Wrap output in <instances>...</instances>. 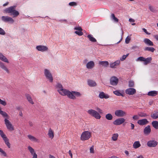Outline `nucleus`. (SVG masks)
I'll return each mask as SVG.
<instances>
[{"instance_id":"nucleus-5","label":"nucleus","mask_w":158,"mask_h":158,"mask_svg":"<svg viewBox=\"0 0 158 158\" xmlns=\"http://www.w3.org/2000/svg\"><path fill=\"white\" fill-rule=\"evenodd\" d=\"M88 113L91 116L97 119H100L101 117L99 114L96 111L93 109H90L87 111Z\"/></svg>"},{"instance_id":"nucleus-60","label":"nucleus","mask_w":158,"mask_h":158,"mask_svg":"<svg viewBox=\"0 0 158 158\" xmlns=\"http://www.w3.org/2000/svg\"><path fill=\"white\" fill-rule=\"evenodd\" d=\"M129 21L130 22H135V20L131 18H130L129 19Z\"/></svg>"},{"instance_id":"nucleus-28","label":"nucleus","mask_w":158,"mask_h":158,"mask_svg":"<svg viewBox=\"0 0 158 158\" xmlns=\"http://www.w3.org/2000/svg\"><path fill=\"white\" fill-rule=\"evenodd\" d=\"M141 146V144L139 141H136L134 142L133 145V148L135 149H137Z\"/></svg>"},{"instance_id":"nucleus-52","label":"nucleus","mask_w":158,"mask_h":158,"mask_svg":"<svg viewBox=\"0 0 158 158\" xmlns=\"http://www.w3.org/2000/svg\"><path fill=\"white\" fill-rule=\"evenodd\" d=\"M130 40V39L129 38L128 36H127L125 39V43L126 44H128Z\"/></svg>"},{"instance_id":"nucleus-62","label":"nucleus","mask_w":158,"mask_h":158,"mask_svg":"<svg viewBox=\"0 0 158 158\" xmlns=\"http://www.w3.org/2000/svg\"><path fill=\"white\" fill-rule=\"evenodd\" d=\"M49 158H56L54 156L51 155H49Z\"/></svg>"},{"instance_id":"nucleus-21","label":"nucleus","mask_w":158,"mask_h":158,"mask_svg":"<svg viewBox=\"0 0 158 158\" xmlns=\"http://www.w3.org/2000/svg\"><path fill=\"white\" fill-rule=\"evenodd\" d=\"M143 42L147 45L149 46H152L154 45L153 43L148 39H144L143 40Z\"/></svg>"},{"instance_id":"nucleus-32","label":"nucleus","mask_w":158,"mask_h":158,"mask_svg":"<svg viewBox=\"0 0 158 158\" xmlns=\"http://www.w3.org/2000/svg\"><path fill=\"white\" fill-rule=\"evenodd\" d=\"M87 37L89 38V40L92 42H95L97 41L96 39L91 35H87Z\"/></svg>"},{"instance_id":"nucleus-47","label":"nucleus","mask_w":158,"mask_h":158,"mask_svg":"<svg viewBox=\"0 0 158 158\" xmlns=\"http://www.w3.org/2000/svg\"><path fill=\"white\" fill-rule=\"evenodd\" d=\"M0 104L3 105L4 106H5L6 105V102L5 101L2 100L0 98Z\"/></svg>"},{"instance_id":"nucleus-48","label":"nucleus","mask_w":158,"mask_h":158,"mask_svg":"<svg viewBox=\"0 0 158 158\" xmlns=\"http://www.w3.org/2000/svg\"><path fill=\"white\" fill-rule=\"evenodd\" d=\"M74 29L75 30H78L79 31H82V30L81 27L79 26L75 27Z\"/></svg>"},{"instance_id":"nucleus-59","label":"nucleus","mask_w":158,"mask_h":158,"mask_svg":"<svg viewBox=\"0 0 158 158\" xmlns=\"http://www.w3.org/2000/svg\"><path fill=\"white\" fill-rule=\"evenodd\" d=\"M69 155L71 156V158H73V155L71 151V150H69Z\"/></svg>"},{"instance_id":"nucleus-9","label":"nucleus","mask_w":158,"mask_h":158,"mask_svg":"<svg viewBox=\"0 0 158 158\" xmlns=\"http://www.w3.org/2000/svg\"><path fill=\"white\" fill-rule=\"evenodd\" d=\"M2 20L5 23H13L14 22V19L11 17L6 16H2L1 17Z\"/></svg>"},{"instance_id":"nucleus-36","label":"nucleus","mask_w":158,"mask_h":158,"mask_svg":"<svg viewBox=\"0 0 158 158\" xmlns=\"http://www.w3.org/2000/svg\"><path fill=\"white\" fill-rule=\"evenodd\" d=\"M155 49L152 47H147L145 48L144 50L145 51H150L152 52H153L155 50Z\"/></svg>"},{"instance_id":"nucleus-17","label":"nucleus","mask_w":158,"mask_h":158,"mask_svg":"<svg viewBox=\"0 0 158 158\" xmlns=\"http://www.w3.org/2000/svg\"><path fill=\"white\" fill-rule=\"evenodd\" d=\"M120 63L119 60H117L114 62H111L110 63V67L112 68H115L119 65Z\"/></svg>"},{"instance_id":"nucleus-10","label":"nucleus","mask_w":158,"mask_h":158,"mask_svg":"<svg viewBox=\"0 0 158 158\" xmlns=\"http://www.w3.org/2000/svg\"><path fill=\"white\" fill-rule=\"evenodd\" d=\"M125 120L123 118H119L114 121L113 123L114 125H119L124 123Z\"/></svg>"},{"instance_id":"nucleus-8","label":"nucleus","mask_w":158,"mask_h":158,"mask_svg":"<svg viewBox=\"0 0 158 158\" xmlns=\"http://www.w3.org/2000/svg\"><path fill=\"white\" fill-rule=\"evenodd\" d=\"M5 124L6 125L7 129L10 131L14 130V127L11 124L10 122L7 118L4 119Z\"/></svg>"},{"instance_id":"nucleus-41","label":"nucleus","mask_w":158,"mask_h":158,"mask_svg":"<svg viewBox=\"0 0 158 158\" xmlns=\"http://www.w3.org/2000/svg\"><path fill=\"white\" fill-rule=\"evenodd\" d=\"M113 93L115 95L120 96H123V94H122L118 90H116L115 91H114L113 92Z\"/></svg>"},{"instance_id":"nucleus-1","label":"nucleus","mask_w":158,"mask_h":158,"mask_svg":"<svg viewBox=\"0 0 158 158\" xmlns=\"http://www.w3.org/2000/svg\"><path fill=\"white\" fill-rule=\"evenodd\" d=\"M56 87L57 89V91L62 96H67L69 98L75 99L76 96L80 97L81 94L79 92L72 91L70 92L69 90L64 89L62 85L60 83H57L56 85Z\"/></svg>"},{"instance_id":"nucleus-3","label":"nucleus","mask_w":158,"mask_h":158,"mask_svg":"<svg viewBox=\"0 0 158 158\" xmlns=\"http://www.w3.org/2000/svg\"><path fill=\"white\" fill-rule=\"evenodd\" d=\"M91 136V132L88 131L83 132L81 134L80 139L82 141L88 140Z\"/></svg>"},{"instance_id":"nucleus-44","label":"nucleus","mask_w":158,"mask_h":158,"mask_svg":"<svg viewBox=\"0 0 158 158\" xmlns=\"http://www.w3.org/2000/svg\"><path fill=\"white\" fill-rule=\"evenodd\" d=\"M75 33L79 36L82 35L83 34V33L82 32V31H75Z\"/></svg>"},{"instance_id":"nucleus-27","label":"nucleus","mask_w":158,"mask_h":158,"mask_svg":"<svg viewBox=\"0 0 158 158\" xmlns=\"http://www.w3.org/2000/svg\"><path fill=\"white\" fill-rule=\"evenodd\" d=\"M0 67L5 70L7 73H9V70L6 67L4 64L1 61H0Z\"/></svg>"},{"instance_id":"nucleus-22","label":"nucleus","mask_w":158,"mask_h":158,"mask_svg":"<svg viewBox=\"0 0 158 158\" xmlns=\"http://www.w3.org/2000/svg\"><path fill=\"white\" fill-rule=\"evenodd\" d=\"M27 136L29 139L32 142H36L38 141V139L31 135H29Z\"/></svg>"},{"instance_id":"nucleus-34","label":"nucleus","mask_w":158,"mask_h":158,"mask_svg":"<svg viewBox=\"0 0 158 158\" xmlns=\"http://www.w3.org/2000/svg\"><path fill=\"white\" fill-rule=\"evenodd\" d=\"M110 18L114 22L118 23V19L115 17L114 14H112L110 16Z\"/></svg>"},{"instance_id":"nucleus-64","label":"nucleus","mask_w":158,"mask_h":158,"mask_svg":"<svg viewBox=\"0 0 158 158\" xmlns=\"http://www.w3.org/2000/svg\"><path fill=\"white\" fill-rule=\"evenodd\" d=\"M137 158H144L142 155H140L137 157Z\"/></svg>"},{"instance_id":"nucleus-2","label":"nucleus","mask_w":158,"mask_h":158,"mask_svg":"<svg viewBox=\"0 0 158 158\" xmlns=\"http://www.w3.org/2000/svg\"><path fill=\"white\" fill-rule=\"evenodd\" d=\"M16 6H14L6 9L4 11L6 13H10L13 15V17L18 16L19 14L18 11L15 10Z\"/></svg>"},{"instance_id":"nucleus-33","label":"nucleus","mask_w":158,"mask_h":158,"mask_svg":"<svg viewBox=\"0 0 158 158\" xmlns=\"http://www.w3.org/2000/svg\"><path fill=\"white\" fill-rule=\"evenodd\" d=\"M152 126L156 129H158V122L156 121H153L152 122Z\"/></svg>"},{"instance_id":"nucleus-15","label":"nucleus","mask_w":158,"mask_h":158,"mask_svg":"<svg viewBox=\"0 0 158 158\" xmlns=\"http://www.w3.org/2000/svg\"><path fill=\"white\" fill-rule=\"evenodd\" d=\"M149 123V121L146 118L139 119L138 120L137 123L139 125L143 126Z\"/></svg>"},{"instance_id":"nucleus-26","label":"nucleus","mask_w":158,"mask_h":158,"mask_svg":"<svg viewBox=\"0 0 158 158\" xmlns=\"http://www.w3.org/2000/svg\"><path fill=\"white\" fill-rule=\"evenodd\" d=\"M48 135L51 139H52L54 137V131L51 128H50L48 130Z\"/></svg>"},{"instance_id":"nucleus-24","label":"nucleus","mask_w":158,"mask_h":158,"mask_svg":"<svg viewBox=\"0 0 158 158\" xmlns=\"http://www.w3.org/2000/svg\"><path fill=\"white\" fill-rule=\"evenodd\" d=\"M88 83L90 87H94L97 85L96 83L94 81L91 80H89L88 81Z\"/></svg>"},{"instance_id":"nucleus-40","label":"nucleus","mask_w":158,"mask_h":158,"mask_svg":"<svg viewBox=\"0 0 158 158\" xmlns=\"http://www.w3.org/2000/svg\"><path fill=\"white\" fill-rule=\"evenodd\" d=\"M135 86L134 82L132 80H130L128 82V86L130 87H133Z\"/></svg>"},{"instance_id":"nucleus-56","label":"nucleus","mask_w":158,"mask_h":158,"mask_svg":"<svg viewBox=\"0 0 158 158\" xmlns=\"http://www.w3.org/2000/svg\"><path fill=\"white\" fill-rule=\"evenodd\" d=\"M97 110H98V111L100 113H102V110H101L100 108H98L97 109Z\"/></svg>"},{"instance_id":"nucleus-14","label":"nucleus","mask_w":158,"mask_h":158,"mask_svg":"<svg viewBox=\"0 0 158 158\" xmlns=\"http://www.w3.org/2000/svg\"><path fill=\"white\" fill-rule=\"evenodd\" d=\"M36 48L38 51L42 52L47 51L48 49V48L47 46L41 45L37 46Z\"/></svg>"},{"instance_id":"nucleus-16","label":"nucleus","mask_w":158,"mask_h":158,"mask_svg":"<svg viewBox=\"0 0 158 158\" xmlns=\"http://www.w3.org/2000/svg\"><path fill=\"white\" fill-rule=\"evenodd\" d=\"M28 149L30 151L31 155L33 156L32 158H37V155L32 148L30 146H29L28 147Z\"/></svg>"},{"instance_id":"nucleus-29","label":"nucleus","mask_w":158,"mask_h":158,"mask_svg":"<svg viewBox=\"0 0 158 158\" xmlns=\"http://www.w3.org/2000/svg\"><path fill=\"white\" fill-rule=\"evenodd\" d=\"M25 96L27 98L28 101L32 104H34V102L33 101L31 97V96L27 94H25Z\"/></svg>"},{"instance_id":"nucleus-58","label":"nucleus","mask_w":158,"mask_h":158,"mask_svg":"<svg viewBox=\"0 0 158 158\" xmlns=\"http://www.w3.org/2000/svg\"><path fill=\"white\" fill-rule=\"evenodd\" d=\"M29 124L30 127H33V126L34 124L31 121H29Z\"/></svg>"},{"instance_id":"nucleus-30","label":"nucleus","mask_w":158,"mask_h":158,"mask_svg":"<svg viewBox=\"0 0 158 158\" xmlns=\"http://www.w3.org/2000/svg\"><path fill=\"white\" fill-rule=\"evenodd\" d=\"M0 59L4 61L5 62L8 63L9 61L7 59L6 57L5 56H4L2 53L0 52Z\"/></svg>"},{"instance_id":"nucleus-55","label":"nucleus","mask_w":158,"mask_h":158,"mask_svg":"<svg viewBox=\"0 0 158 158\" xmlns=\"http://www.w3.org/2000/svg\"><path fill=\"white\" fill-rule=\"evenodd\" d=\"M153 37L157 41H158V34L154 35Z\"/></svg>"},{"instance_id":"nucleus-12","label":"nucleus","mask_w":158,"mask_h":158,"mask_svg":"<svg viewBox=\"0 0 158 158\" xmlns=\"http://www.w3.org/2000/svg\"><path fill=\"white\" fill-rule=\"evenodd\" d=\"M158 144V142L156 140H149L147 144L148 147H156Z\"/></svg>"},{"instance_id":"nucleus-38","label":"nucleus","mask_w":158,"mask_h":158,"mask_svg":"<svg viewBox=\"0 0 158 158\" xmlns=\"http://www.w3.org/2000/svg\"><path fill=\"white\" fill-rule=\"evenodd\" d=\"M118 134H114L112 137V139L114 141H116L118 138Z\"/></svg>"},{"instance_id":"nucleus-35","label":"nucleus","mask_w":158,"mask_h":158,"mask_svg":"<svg viewBox=\"0 0 158 158\" xmlns=\"http://www.w3.org/2000/svg\"><path fill=\"white\" fill-rule=\"evenodd\" d=\"M144 64L145 65H147L148 64L151 62V60H152V58L151 57L147 58V59H144Z\"/></svg>"},{"instance_id":"nucleus-49","label":"nucleus","mask_w":158,"mask_h":158,"mask_svg":"<svg viewBox=\"0 0 158 158\" xmlns=\"http://www.w3.org/2000/svg\"><path fill=\"white\" fill-rule=\"evenodd\" d=\"M139 116L138 115H135L132 117V118L134 120H137L139 118Z\"/></svg>"},{"instance_id":"nucleus-13","label":"nucleus","mask_w":158,"mask_h":158,"mask_svg":"<svg viewBox=\"0 0 158 158\" xmlns=\"http://www.w3.org/2000/svg\"><path fill=\"white\" fill-rule=\"evenodd\" d=\"M118 79L115 77H112L110 79V83L113 85H116L118 82Z\"/></svg>"},{"instance_id":"nucleus-63","label":"nucleus","mask_w":158,"mask_h":158,"mask_svg":"<svg viewBox=\"0 0 158 158\" xmlns=\"http://www.w3.org/2000/svg\"><path fill=\"white\" fill-rule=\"evenodd\" d=\"M19 115L20 116H21V117L23 116V113H22V111H20V112H19Z\"/></svg>"},{"instance_id":"nucleus-37","label":"nucleus","mask_w":158,"mask_h":158,"mask_svg":"<svg viewBox=\"0 0 158 158\" xmlns=\"http://www.w3.org/2000/svg\"><path fill=\"white\" fill-rule=\"evenodd\" d=\"M148 7L151 11L153 13H156V12L155 7L150 4H149Z\"/></svg>"},{"instance_id":"nucleus-57","label":"nucleus","mask_w":158,"mask_h":158,"mask_svg":"<svg viewBox=\"0 0 158 158\" xmlns=\"http://www.w3.org/2000/svg\"><path fill=\"white\" fill-rule=\"evenodd\" d=\"M130 124H131V129L133 130L134 129V127H135L134 125L132 123H131Z\"/></svg>"},{"instance_id":"nucleus-46","label":"nucleus","mask_w":158,"mask_h":158,"mask_svg":"<svg viewBox=\"0 0 158 158\" xmlns=\"http://www.w3.org/2000/svg\"><path fill=\"white\" fill-rule=\"evenodd\" d=\"M129 54H127L126 55H124L121 58L120 60L121 61H123L128 56Z\"/></svg>"},{"instance_id":"nucleus-11","label":"nucleus","mask_w":158,"mask_h":158,"mask_svg":"<svg viewBox=\"0 0 158 158\" xmlns=\"http://www.w3.org/2000/svg\"><path fill=\"white\" fill-rule=\"evenodd\" d=\"M125 93L129 95H133L136 93V90L133 88H129L125 90Z\"/></svg>"},{"instance_id":"nucleus-23","label":"nucleus","mask_w":158,"mask_h":158,"mask_svg":"<svg viewBox=\"0 0 158 158\" xmlns=\"http://www.w3.org/2000/svg\"><path fill=\"white\" fill-rule=\"evenodd\" d=\"M158 92L156 91H151L149 92L148 93V95L149 96L155 97L157 95Z\"/></svg>"},{"instance_id":"nucleus-61","label":"nucleus","mask_w":158,"mask_h":158,"mask_svg":"<svg viewBox=\"0 0 158 158\" xmlns=\"http://www.w3.org/2000/svg\"><path fill=\"white\" fill-rule=\"evenodd\" d=\"M125 153L127 156H128L129 155V152H128V151H125Z\"/></svg>"},{"instance_id":"nucleus-31","label":"nucleus","mask_w":158,"mask_h":158,"mask_svg":"<svg viewBox=\"0 0 158 158\" xmlns=\"http://www.w3.org/2000/svg\"><path fill=\"white\" fill-rule=\"evenodd\" d=\"M99 64L104 67H106L108 65L109 63L107 61H100Z\"/></svg>"},{"instance_id":"nucleus-53","label":"nucleus","mask_w":158,"mask_h":158,"mask_svg":"<svg viewBox=\"0 0 158 158\" xmlns=\"http://www.w3.org/2000/svg\"><path fill=\"white\" fill-rule=\"evenodd\" d=\"M90 152L93 153L94 152V148L93 146L91 147L90 148Z\"/></svg>"},{"instance_id":"nucleus-50","label":"nucleus","mask_w":158,"mask_h":158,"mask_svg":"<svg viewBox=\"0 0 158 158\" xmlns=\"http://www.w3.org/2000/svg\"><path fill=\"white\" fill-rule=\"evenodd\" d=\"M69 5L70 6H74L77 5V3L75 2H71L69 3Z\"/></svg>"},{"instance_id":"nucleus-42","label":"nucleus","mask_w":158,"mask_h":158,"mask_svg":"<svg viewBox=\"0 0 158 158\" xmlns=\"http://www.w3.org/2000/svg\"><path fill=\"white\" fill-rule=\"evenodd\" d=\"M138 115L139 116L144 117H146L148 116L146 114L143 112L139 113L138 114Z\"/></svg>"},{"instance_id":"nucleus-18","label":"nucleus","mask_w":158,"mask_h":158,"mask_svg":"<svg viewBox=\"0 0 158 158\" xmlns=\"http://www.w3.org/2000/svg\"><path fill=\"white\" fill-rule=\"evenodd\" d=\"M152 118L155 119L158 118V110H154L152 112L151 115Z\"/></svg>"},{"instance_id":"nucleus-54","label":"nucleus","mask_w":158,"mask_h":158,"mask_svg":"<svg viewBox=\"0 0 158 158\" xmlns=\"http://www.w3.org/2000/svg\"><path fill=\"white\" fill-rule=\"evenodd\" d=\"M142 30H143V31L145 33H146L147 34V35H150V33H148L147 31V30L144 28H143L142 29Z\"/></svg>"},{"instance_id":"nucleus-19","label":"nucleus","mask_w":158,"mask_h":158,"mask_svg":"<svg viewBox=\"0 0 158 158\" xmlns=\"http://www.w3.org/2000/svg\"><path fill=\"white\" fill-rule=\"evenodd\" d=\"M151 129L150 126L148 125L145 127L143 130V132L144 134L148 135H149L151 132Z\"/></svg>"},{"instance_id":"nucleus-6","label":"nucleus","mask_w":158,"mask_h":158,"mask_svg":"<svg viewBox=\"0 0 158 158\" xmlns=\"http://www.w3.org/2000/svg\"><path fill=\"white\" fill-rule=\"evenodd\" d=\"M44 74L46 78L50 82H53V77L49 70L48 69H45L44 70Z\"/></svg>"},{"instance_id":"nucleus-51","label":"nucleus","mask_w":158,"mask_h":158,"mask_svg":"<svg viewBox=\"0 0 158 158\" xmlns=\"http://www.w3.org/2000/svg\"><path fill=\"white\" fill-rule=\"evenodd\" d=\"M145 59V58L143 57H140L138 58L137 60L140 61H144Z\"/></svg>"},{"instance_id":"nucleus-4","label":"nucleus","mask_w":158,"mask_h":158,"mask_svg":"<svg viewBox=\"0 0 158 158\" xmlns=\"http://www.w3.org/2000/svg\"><path fill=\"white\" fill-rule=\"evenodd\" d=\"M0 135L3 139L5 144L8 148H10V144L9 142V139L7 137L6 135L2 130H0Z\"/></svg>"},{"instance_id":"nucleus-43","label":"nucleus","mask_w":158,"mask_h":158,"mask_svg":"<svg viewBox=\"0 0 158 158\" xmlns=\"http://www.w3.org/2000/svg\"><path fill=\"white\" fill-rule=\"evenodd\" d=\"M0 153H1L2 155L4 156H6V152L4 151L1 148H0Z\"/></svg>"},{"instance_id":"nucleus-25","label":"nucleus","mask_w":158,"mask_h":158,"mask_svg":"<svg viewBox=\"0 0 158 158\" xmlns=\"http://www.w3.org/2000/svg\"><path fill=\"white\" fill-rule=\"evenodd\" d=\"M99 97L101 98H108L109 97V96L108 95L105 94L103 92L100 93L99 95Z\"/></svg>"},{"instance_id":"nucleus-39","label":"nucleus","mask_w":158,"mask_h":158,"mask_svg":"<svg viewBox=\"0 0 158 158\" xmlns=\"http://www.w3.org/2000/svg\"><path fill=\"white\" fill-rule=\"evenodd\" d=\"M106 118L109 120H111L113 118V116L110 114H108L106 115Z\"/></svg>"},{"instance_id":"nucleus-20","label":"nucleus","mask_w":158,"mask_h":158,"mask_svg":"<svg viewBox=\"0 0 158 158\" xmlns=\"http://www.w3.org/2000/svg\"><path fill=\"white\" fill-rule=\"evenodd\" d=\"M94 65L95 64L94 62L90 61L86 64V66L88 69H92L94 66Z\"/></svg>"},{"instance_id":"nucleus-7","label":"nucleus","mask_w":158,"mask_h":158,"mask_svg":"<svg viewBox=\"0 0 158 158\" xmlns=\"http://www.w3.org/2000/svg\"><path fill=\"white\" fill-rule=\"evenodd\" d=\"M114 114L118 117H122L126 115V113L122 110H117L115 111Z\"/></svg>"},{"instance_id":"nucleus-45","label":"nucleus","mask_w":158,"mask_h":158,"mask_svg":"<svg viewBox=\"0 0 158 158\" xmlns=\"http://www.w3.org/2000/svg\"><path fill=\"white\" fill-rule=\"evenodd\" d=\"M6 34L5 31L1 28L0 27V35H4Z\"/></svg>"}]
</instances>
